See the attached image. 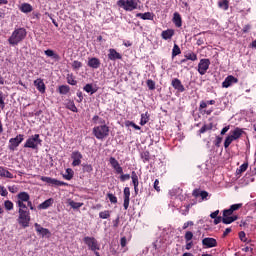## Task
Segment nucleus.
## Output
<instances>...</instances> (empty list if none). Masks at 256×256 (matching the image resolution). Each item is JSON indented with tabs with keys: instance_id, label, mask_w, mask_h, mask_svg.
<instances>
[{
	"instance_id": "obj_1",
	"label": "nucleus",
	"mask_w": 256,
	"mask_h": 256,
	"mask_svg": "<svg viewBox=\"0 0 256 256\" xmlns=\"http://www.w3.org/2000/svg\"><path fill=\"white\" fill-rule=\"evenodd\" d=\"M27 37V30L25 28H16L8 38L9 45L15 46L21 43Z\"/></svg>"
},
{
	"instance_id": "obj_2",
	"label": "nucleus",
	"mask_w": 256,
	"mask_h": 256,
	"mask_svg": "<svg viewBox=\"0 0 256 256\" xmlns=\"http://www.w3.org/2000/svg\"><path fill=\"white\" fill-rule=\"evenodd\" d=\"M243 133V129L239 127H236L234 130H231L229 132V135L225 138L224 149H229V146L231 145V143H233V141L241 139Z\"/></svg>"
},
{
	"instance_id": "obj_3",
	"label": "nucleus",
	"mask_w": 256,
	"mask_h": 256,
	"mask_svg": "<svg viewBox=\"0 0 256 256\" xmlns=\"http://www.w3.org/2000/svg\"><path fill=\"white\" fill-rule=\"evenodd\" d=\"M92 132L94 137H96V139L103 141V139H106V137H109V126H107V124H101V125L95 126Z\"/></svg>"
},
{
	"instance_id": "obj_4",
	"label": "nucleus",
	"mask_w": 256,
	"mask_h": 256,
	"mask_svg": "<svg viewBox=\"0 0 256 256\" xmlns=\"http://www.w3.org/2000/svg\"><path fill=\"white\" fill-rule=\"evenodd\" d=\"M18 213L19 225H22L24 228L29 227V223L31 221V214L29 213V211H27V208H19Z\"/></svg>"
},
{
	"instance_id": "obj_5",
	"label": "nucleus",
	"mask_w": 256,
	"mask_h": 256,
	"mask_svg": "<svg viewBox=\"0 0 256 256\" xmlns=\"http://www.w3.org/2000/svg\"><path fill=\"white\" fill-rule=\"evenodd\" d=\"M39 145H41V138H39V134H35L26 140L24 147L26 149H37Z\"/></svg>"
},
{
	"instance_id": "obj_6",
	"label": "nucleus",
	"mask_w": 256,
	"mask_h": 256,
	"mask_svg": "<svg viewBox=\"0 0 256 256\" xmlns=\"http://www.w3.org/2000/svg\"><path fill=\"white\" fill-rule=\"evenodd\" d=\"M83 242L85 243V245H87L90 251L96 252L101 249V245H99V241H97L95 237L86 236L83 238Z\"/></svg>"
},
{
	"instance_id": "obj_7",
	"label": "nucleus",
	"mask_w": 256,
	"mask_h": 256,
	"mask_svg": "<svg viewBox=\"0 0 256 256\" xmlns=\"http://www.w3.org/2000/svg\"><path fill=\"white\" fill-rule=\"evenodd\" d=\"M31 196H29V193L27 192H20L17 195V201H16V205L19 207V209H27V204L28 201H30Z\"/></svg>"
},
{
	"instance_id": "obj_8",
	"label": "nucleus",
	"mask_w": 256,
	"mask_h": 256,
	"mask_svg": "<svg viewBox=\"0 0 256 256\" xmlns=\"http://www.w3.org/2000/svg\"><path fill=\"white\" fill-rule=\"evenodd\" d=\"M118 7H123L125 11H134L137 9V0H119L117 2Z\"/></svg>"
},
{
	"instance_id": "obj_9",
	"label": "nucleus",
	"mask_w": 256,
	"mask_h": 256,
	"mask_svg": "<svg viewBox=\"0 0 256 256\" xmlns=\"http://www.w3.org/2000/svg\"><path fill=\"white\" fill-rule=\"evenodd\" d=\"M24 136L23 134H19L17 135L15 138H11L9 140V146L8 148L10 149V151H15L17 149V147L19 145H21V143H23V140H24Z\"/></svg>"
},
{
	"instance_id": "obj_10",
	"label": "nucleus",
	"mask_w": 256,
	"mask_h": 256,
	"mask_svg": "<svg viewBox=\"0 0 256 256\" xmlns=\"http://www.w3.org/2000/svg\"><path fill=\"white\" fill-rule=\"evenodd\" d=\"M40 179L44 183H47V185H50V187H63V185H65V182L47 176H40Z\"/></svg>"
},
{
	"instance_id": "obj_11",
	"label": "nucleus",
	"mask_w": 256,
	"mask_h": 256,
	"mask_svg": "<svg viewBox=\"0 0 256 256\" xmlns=\"http://www.w3.org/2000/svg\"><path fill=\"white\" fill-rule=\"evenodd\" d=\"M211 65V60L204 58L201 59L200 62L198 63V73L201 75H205L207 71H209V66Z\"/></svg>"
},
{
	"instance_id": "obj_12",
	"label": "nucleus",
	"mask_w": 256,
	"mask_h": 256,
	"mask_svg": "<svg viewBox=\"0 0 256 256\" xmlns=\"http://www.w3.org/2000/svg\"><path fill=\"white\" fill-rule=\"evenodd\" d=\"M72 167H79L81 165V160L83 159V154L79 151H73L71 154Z\"/></svg>"
},
{
	"instance_id": "obj_13",
	"label": "nucleus",
	"mask_w": 256,
	"mask_h": 256,
	"mask_svg": "<svg viewBox=\"0 0 256 256\" xmlns=\"http://www.w3.org/2000/svg\"><path fill=\"white\" fill-rule=\"evenodd\" d=\"M235 83H239V79L235 78V76L233 75H229L222 82V87L224 89H229V87H231L232 85H235Z\"/></svg>"
},
{
	"instance_id": "obj_14",
	"label": "nucleus",
	"mask_w": 256,
	"mask_h": 256,
	"mask_svg": "<svg viewBox=\"0 0 256 256\" xmlns=\"http://www.w3.org/2000/svg\"><path fill=\"white\" fill-rule=\"evenodd\" d=\"M109 163L118 175H123V167L119 165V161L115 157H110Z\"/></svg>"
},
{
	"instance_id": "obj_15",
	"label": "nucleus",
	"mask_w": 256,
	"mask_h": 256,
	"mask_svg": "<svg viewBox=\"0 0 256 256\" xmlns=\"http://www.w3.org/2000/svg\"><path fill=\"white\" fill-rule=\"evenodd\" d=\"M202 245L204 249H211L217 245V240L215 238H204L202 240Z\"/></svg>"
},
{
	"instance_id": "obj_16",
	"label": "nucleus",
	"mask_w": 256,
	"mask_h": 256,
	"mask_svg": "<svg viewBox=\"0 0 256 256\" xmlns=\"http://www.w3.org/2000/svg\"><path fill=\"white\" fill-rule=\"evenodd\" d=\"M131 190L129 189V187H125L124 188V203H123V207L125 209V211H127L129 209V203L131 201Z\"/></svg>"
},
{
	"instance_id": "obj_17",
	"label": "nucleus",
	"mask_w": 256,
	"mask_h": 256,
	"mask_svg": "<svg viewBox=\"0 0 256 256\" xmlns=\"http://www.w3.org/2000/svg\"><path fill=\"white\" fill-rule=\"evenodd\" d=\"M171 85L176 91H178V93H183L185 91V86H183V83H181L179 78H174Z\"/></svg>"
},
{
	"instance_id": "obj_18",
	"label": "nucleus",
	"mask_w": 256,
	"mask_h": 256,
	"mask_svg": "<svg viewBox=\"0 0 256 256\" xmlns=\"http://www.w3.org/2000/svg\"><path fill=\"white\" fill-rule=\"evenodd\" d=\"M108 59H110V61H117V59H123V56L121 53L117 52V50L110 48L108 50Z\"/></svg>"
},
{
	"instance_id": "obj_19",
	"label": "nucleus",
	"mask_w": 256,
	"mask_h": 256,
	"mask_svg": "<svg viewBox=\"0 0 256 256\" xmlns=\"http://www.w3.org/2000/svg\"><path fill=\"white\" fill-rule=\"evenodd\" d=\"M192 195H193V197H196V198L201 197L202 201H205L209 197V192L195 189L193 191Z\"/></svg>"
},
{
	"instance_id": "obj_20",
	"label": "nucleus",
	"mask_w": 256,
	"mask_h": 256,
	"mask_svg": "<svg viewBox=\"0 0 256 256\" xmlns=\"http://www.w3.org/2000/svg\"><path fill=\"white\" fill-rule=\"evenodd\" d=\"M34 85L36 89L39 91V93H45V90L47 87L45 86V82H43V79L38 78L34 81Z\"/></svg>"
},
{
	"instance_id": "obj_21",
	"label": "nucleus",
	"mask_w": 256,
	"mask_h": 256,
	"mask_svg": "<svg viewBox=\"0 0 256 256\" xmlns=\"http://www.w3.org/2000/svg\"><path fill=\"white\" fill-rule=\"evenodd\" d=\"M131 179H132V184L134 185V191L137 194L139 193V176H137V172L132 171Z\"/></svg>"
},
{
	"instance_id": "obj_22",
	"label": "nucleus",
	"mask_w": 256,
	"mask_h": 256,
	"mask_svg": "<svg viewBox=\"0 0 256 256\" xmlns=\"http://www.w3.org/2000/svg\"><path fill=\"white\" fill-rule=\"evenodd\" d=\"M34 227L37 231V233H39L40 235H42V237H47V235H51V232L49 231V229L47 228H43L41 225H39L38 223L34 224Z\"/></svg>"
},
{
	"instance_id": "obj_23",
	"label": "nucleus",
	"mask_w": 256,
	"mask_h": 256,
	"mask_svg": "<svg viewBox=\"0 0 256 256\" xmlns=\"http://www.w3.org/2000/svg\"><path fill=\"white\" fill-rule=\"evenodd\" d=\"M88 67H91L92 69H99L101 67V60L99 58H89L88 59Z\"/></svg>"
},
{
	"instance_id": "obj_24",
	"label": "nucleus",
	"mask_w": 256,
	"mask_h": 256,
	"mask_svg": "<svg viewBox=\"0 0 256 256\" xmlns=\"http://www.w3.org/2000/svg\"><path fill=\"white\" fill-rule=\"evenodd\" d=\"M173 35H175V30H173V29H167V30L162 31V33H161V37L165 41H169V39H173Z\"/></svg>"
},
{
	"instance_id": "obj_25",
	"label": "nucleus",
	"mask_w": 256,
	"mask_h": 256,
	"mask_svg": "<svg viewBox=\"0 0 256 256\" xmlns=\"http://www.w3.org/2000/svg\"><path fill=\"white\" fill-rule=\"evenodd\" d=\"M172 21L176 27H181L183 25L181 14H179V12L174 13Z\"/></svg>"
},
{
	"instance_id": "obj_26",
	"label": "nucleus",
	"mask_w": 256,
	"mask_h": 256,
	"mask_svg": "<svg viewBox=\"0 0 256 256\" xmlns=\"http://www.w3.org/2000/svg\"><path fill=\"white\" fill-rule=\"evenodd\" d=\"M136 17H140V19H143L144 21H152L153 19V13L151 12H145V13H138L136 14Z\"/></svg>"
},
{
	"instance_id": "obj_27",
	"label": "nucleus",
	"mask_w": 256,
	"mask_h": 256,
	"mask_svg": "<svg viewBox=\"0 0 256 256\" xmlns=\"http://www.w3.org/2000/svg\"><path fill=\"white\" fill-rule=\"evenodd\" d=\"M53 205V198H49L42 202L40 205H38V209H49Z\"/></svg>"
},
{
	"instance_id": "obj_28",
	"label": "nucleus",
	"mask_w": 256,
	"mask_h": 256,
	"mask_svg": "<svg viewBox=\"0 0 256 256\" xmlns=\"http://www.w3.org/2000/svg\"><path fill=\"white\" fill-rule=\"evenodd\" d=\"M20 11L22 13H31V11H33V6H31L29 3H23L20 6Z\"/></svg>"
},
{
	"instance_id": "obj_29",
	"label": "nucleus",
	"mask_w": 256,
	"mask_h": 256,
	"mask_svg": "<svg viewBox=\"0 0 256 256\" xmlns=\"http://www.w3.org/2000/svg\"><path fill=\"white\" fill-rule=\"evenodd\" d=\"M233 221H237V216H223L222 223L225 225H229L233 223Z\"/></svg>"
},
{
	"instance_id": "obj_30",
	"label": "nucleus",
	"mask_w": 256,
	"mask_h": 256,
	"mask_svg": "<svg viewBox=\"0 0 256 256\" xmlns=\"http://www.w3.org/2000/svg\"><path fill=\"white\" fill-rule=\"evenodd\" d=\"M74 174H75V172L73 171V169L68 168V169H66L65 174L63 175V177L67 181H71V179H73Z\"/></svg>"
},
{
	"instance_id": "obj_31",
	"label": "nucleus",
	"mask_w": 256,
	"mask_h": 256,
	"mask_svg": "<svg viewBox=\"0 0 256 256\" xmlns=\"http://www.w3.org/2000/svg\"><path fill=\"white\" fill-rule=\"evenodd\" d=\"M44 53L47 57H52V59H56V61H59V55L55 53V51L48 49L44 51Z\"/></svg>"
},
{
	"instance_id": "obj_32",
	"label": "nucleus",
	"mask_w": 256,
	"mask_h": 256,
	"mask_svg": "<svg viewBox=\"0 0 256 256\" xmlns=\"http://www.w3.org/2000/svg\"><path fill=\"white\" fill-rule=\"evenodd\" d=\"M83 90L86 91V93H90V95L97 93V89L93 88V84H86Z\"/></svg>"
},
{
	"instance_id": "obj_33",
	"label": "nucleus",
	"mask_w": 256,
	"mask_h": 256,
	"mask_svg": "<svg viewBox=\"0 0 256 256\" xmlns=\"http://www.w3.org/2000/svg\"><path fill=\"white\" fill-rule=\"evenodd\" d=\"M218 6L220 9L227 11L229 9V0H219Z\"/></svg>"
},
{
	"instance_id": "obj_34",
	"label": "nucleus",
	"mask_w": 256,
	"mask_h": 256,
	"mask_svg": "<svg viewBox=\"0 0 256 256\" xmlns=\"http://www.w3.org/2000/svg\"><path fill=\"white\" fill-rule=\"evenodd\" d=\"M68 205H70V207H72V209H81V206L83 205V203L75 202L71 199H68Z\"/></svg>"
},
{
	"instance_id": "obj_35",
	"label": "nucleus",
	"mask_w": 256,
	"mask_h": 256,
	"mask_svg": "<svg viewBox=\"0 0 256 256\" xmlns=\"http://www.w3.org/2000/svg\"><path fill=\"white\" fill-rule=\"evenodd\" d=\"M149 123V112L141 114L140 125H147Z\"/></svg>"
},
{
	"instance_id": "obj_36",
	"label": "nucleus",
	"mask_w": 256,
	"mask_h": 256,
	"mask_svg": "<svg viewBox=\"0 0 256 256\" xmlns=\"http://www.w3.org/2000/svg\"><path fill=\"white\" fill-rule=\"evenodd\" d=\"M92 121L95 125H105V119L99 117L98 115H95L92 118Z\"/></svg>"
},
{
	"instance_id": "obj_37",
	"label": "nucleus",
	"mask_w": 256,
	"mask_h": 256,
	"mask_svg": "<svg viewBox=\"0 0 256 256\" xmlns=\"http://www.w3.org/2000/svg\"><path fill=\"white\" fill-rule=\"evenodd\" d=\"M71 90V88L67 85H61L59 86V93L60 95H67V93H69V91Z\"/></svg>"
},
{
	"instance_id": "obj_38",
	"label": "nucleus",
	"mask_w": 256,
	"mask_h": 256,
	"mask_svg": "<svg viewBox=\"0 0 256 256\" xmlns=\"http://www.w3.org/2000/svg\"><path fill=\"white\" fill-rule=\"evenodd\" d=\"M185 59H187L188 61H197V54H195L194 52H188L185 54Z\"/></svg>"
},
{
	"instance_id": "obj_39",
	"label": "nucleus",
	"mask_w": 256,
	"mask_h": 256,
	"mask_svg": "<svg viewBox=\"0 0 256 256\" xmlns=\"http://www.w3.org/2000/svg\"><path fill=\"white\" fill-rule=\"evenodd\" d=\"M67 109H69L70 111H73V113H77V106H75V102L74 101H69L66 104Z\"/></svg>"
},
{
	"instance_id": "obj_40",
	"label": "nucleus",
	"mask_w": 256,
	"mask_h": 256,
	"mask_svg": "<svg viewBox=\"0 0 256 256\" xmlns=\"http://www.w3.org/2000/svg\"><path fill=\"white\" fill-rule=\"evenodd\" d=\"M100 219H109L111 217V211L105 210L99 213Z\"/></svg>"
},
{
	"instance_id": "obj_41",
	"label": "nucleus",
	"mask_w": 256,
	"mask_h": 256,
	"mask_svg": "<svg viewBox=\"0 0 256 256\" xmlns=\"http://www.w3.org/2000/svg\"><path fill=\"white\" fill-rule=\"evenodd\" d=\"M1 177H5L6 179H13V174L9 172V170L3 168Z\"/></svg>"
},
{
	"instance_id": "obj_42",
	"label": "nucleus",
	"mask_w": 256,
	"mask_h": 256,
	"mask_svg": "<svg viewBox=\"0 0 256 256\" xmlns=\"http://www.w3.org/2000/svg\"><path fill=\"white\" fill-rule=\"evenodd\" d=\"M4 207L6 211H13V207H14L13 202H11V200H6L4 202Z\"/></svg>"
},
{
	"instance_id": "obj_43",
	"label": "nucleus",
	"mask_w": 256,
	"mask_h": 256,
	"mask_svg": "<svg viewBox=\"0 0 256 256\" xmlns=\"http://www.w3.org/2000/svg\"><path fill=\"white\" fill-rule=\"evenodd\" d=\"M67 83L69 85H77V80H75V77L72 74H68Z\"/></svg>"
},
{
	"instance_id": "obj_44",
	"label": "nucleus",
	"mask_w": 256,
	"mask_h": 256,
	"mask_svg": "<svg viewBox=\"0 0 256 256\" xmlns=\"http://www.w3.org/2000/svg\"><path fill=\"white\" fill-rule=\"evenodd\" d=\"M177 55H181V48L175 44L172 50V57H177Z\"/></svg>"
},
{
	"instance_id": "obj_45",
	"label": "nucleus",
	"mask_w": 256,
	"mask_h": 256,
	"mask_svg": "<svg viewBox=\"0 0 256 256\" xmlns=\"http://www.w3.org/2000/svg\"><path fill=\"white\" fill-rule=\"evenodd\" d=\"M184 239L186 241V243H189L190 241H192L193 239V232L191 231H187L184 235Z\"/></svg>"
},
{
	"instance_id": "obj_46",
	"label": "nucleus",
	"mask_w": 256,
	"mask_h": 256,
	"mask_svg": "<svg viewBox=\"0 0 256 256\" xmlns=\"http://www.w3.org/2000/svg\"><path fill=\"white\" fill-rule=\"evenodd\" d=\"M239 239H240V241H242L243 243H249V240L247 239V236H246V234H245L244 231H241V232L239 233Z\"/></svg>"
},
{
	"instance_id": "obj_47",
	"label": "nucleus",
	"mask_w": 256,
	"mask_h": 256,
	"mask_svg": "<svg viewBox=\"0 0 256 256\" xmlns=\"http://www.w3.org/2000/svg\"><path fill=\"white\" fill-rule=\"evenodd\" d=\"M247 167H249V164H247V163H244V164H242L240 167H239V169H237V173L239 174V173H245V171H247Z\"/></svg>"
},
{
	"instance_id": "obj_48",
	"label": "nucleus",
	"mask_w": 256,
	"mask_h": 256,
	"mask_svg": "<svg viewBox=\"0 0 256 256\" xmlns=\"http://www.w3.org/2000/svg\"><path fill=\"white\" fill-rule=\"evenodd\" d=\"M83 171L84 173H91V171H93V166L90 164H84Z\"/></svg>"
},
{
	"instance_id": "obj_49",
	"label": "nucleus",
	"mask_w": 256,
	"mask_h": 256,
	"mask_svg": "<svg viewBox=\"0 0 256 256\" xmlns=\"http://www.w3.org/2000/svg\"><path fill=\"white\" fill-rule=\"evenodd\" d=\"M0 195L2 197H7V195H9V192L7 191V188H5V186L0 185Z\"/></svg>"
},
{
	"instance_id": "obj_50",
	"label": "nucleus",
	"mask_w": 256,
	"mask_h": 256,
	"mask_svg": "<svg viewBox=\"0 0 256 256\" xmlns=\"http://www.w3.org/2000/svg\"><path fill=\"white\" fill-rule=\"evenodd\" d=\"M212 126L211 125H204L199 130V133H207V131H211Z\"/></svg>"
},
{
	"instance_id": "obj_51",
	"label": "nucleus",
	"mask_w": 256,
	"mask_h": 256,
	"mask_svg": "<svg viewBox=\"0 0 256 256\" xmlns=\"http://www.w3.org/2000/svg\"><path fill=\"white\" fill-rule=\"evenodd\" d=\"M147 87L148 89H150V91H153L155 90V81L153 80H147Z\"/></svg>"
},
{
	"instance_id": "obj_52",
	"label": "nucleus",
	"mask_w": 256,
	"mask_h": 256,
	"mask_svg": "<svg viewBox=\"0 0 256 256\" xmlns=\"http://www.w3.org/2000/svg\"><path fill=\"white\" fill-rule=\"evenodd\" d=\"M83 67V64L80 61L75 60L72 63V68L73 69H81Z\"/></svg>"
},
{
	"instance_id": "obj_53",
	"label": "nucleus",
	"mask_w": 256,
	"mask_h": 256,
	"mask_svg": "<svg viewBox=\"0 0 256 256\" xmlns=\"http://www.w3.org/2000/svg\"><path fill=\"white\" fill-rule=\"evenodd\" d=\"M107 197H108L110 203H117V196L109 193V194H107Z\"/></svg>"
},
{
	"instance_id": "obj_54",
	"label": "nucleus",
	"mask_w": 256,
	"mask_h": 256,
	"mask_svg": "<svg viewBox=\"0 0 256 256\" xmlns=\"http://www.w3.org/2000/svg\"><path fill=\"white\" fill-rule=\"evenodd\" d=\"M0 107L5 109V97H3V92H0Z\"/></svg>"
},
{
	"instance_id": "obj_55",
	"label": "nucleus",
	"mask_w": 256,
	"mask_h": 256,
	"mask_svg": "<svg viewBox=\"0 0 256 256\" xmlns=\"http://www.w3.org/2000/svg\"><path fill=\"white\" fill-rule=\"evenodd\" d=\"M231 215H233V210L231 208L223 211V217H227V216L231 217Z\"/></svg>"
},
{
	"instance_id": "obj_56",
	"label": "nucleus",
	"mask_w": 256,
	"mask_h": 256,
	"mask_svg": "<svg viewBox=\"0 0 256 256\" xmlns=\"http://www.w3.org/2000/svg\"><path fill=\"white\" fill-rule=\"evenodd\" d=\"M129 179H131V175L129 174H121L120 176V180L123 181H129Z\"/></svg>"
},
{
	"instance_id": "obj_57",
	"label": "nucleus",
	"mask_w": 256,
	"mask_h": 256,
	"mask_svg": "<svg viewBox=\"0 0 256 256\" xmlns=\"http://www.w3.org/2000/svg\"><path fill=\"white\" fill-rule=\"evenodd\" d=\"M154 189L155 191H157L159 193V191H161V188L159 187V179H156L154 181Z\"/></svg>"
},
{
	"instance_id": "obj_58",
	"label": "nucleus",
	"mask_w": 256,
	"mask_h": 256,
	"mask_svg": "<svg viewBox=\"0 0 256 256\" xmlns=\"http://www.w3.org/2000/svg\"><path fill=\"white\" fill-rule=\"evenodd\" d=\"M241 205L242 204H234L230 206V209L234 212V211H238V209H241Z\"/></svg>"
},
{
	"instance_id": "obj_59",
	"label": "nucleus",
	"mask_w": 256,
	"mask_h": 256,
	"mask_svg": "<svg viewBox=\"0 0 256 256\" xmlns=\"http://www.w3.org/2000/svg\"><path fill=\"white\" fill-rule=\"evenodd\" d=\"M192 248H193V241L186 242V246H185L186 251H191Z\"/></svg>"
},
{
	"instance_id": "obj_60",
	"label": "nucleus",
	"mask_w": 256,
	"mask_h": 256,
	"mask_svg": "<svg viewBox=\"0 0 256 256\" xmlns=\"http://www.w3.org/2000/svg\"><path fill=\"white\" fill-rule=\"evenodd\" d=\"M128 125H130V127H133L134 129H136V131H141V127L133 122H128Z\"/></svg>"
},
{
	"instance_id": "obj_61",
	"label": "nucleus",
	"mask_w": 256,
	"mask_h": 256,
	"mask_svg": "<svg viewBox=\"0 0 256 256\" xmlns=\"http://www.w3.org/2000/svg\"><path fill=\"white\" fill-rule=\"evenodd\" d=\"M194 223L193 221H188L186 223H184L182 229H187L188 227H193Z\"/></svg>"
},
{
	"instance_id": "obj_62",
	"label": "nucleus",
	"mask_w": 256,
	"mask_h": 256,
	"mask_svg": "<svg viewBox=\"0 0 256 256\" xmlns=\"http://www.w3.org/2000/svg\"><path fill=\"white\" fill-rule=\"evenodd\" d=\"M231 129V126L228 125V126H225L221 132H220V135H225V133H227V131H229Z\"/></svg>"
},
{
	"instance_id": "obj_63",
	"label": "nucleus",
	"mask_w": 256,
	"mask_h": 256,
	"mask_svg": "<svg viewBox=\"0 0 256 256\" xmlns=\"http://www.w3.org/2000/svg\"><path fill=\"white\" fill-rule=\"evenodd\" d=\"M8 190L10 191V193H17V186L15 185L9 186Z\"/></svg>"
},
{
	"instance_id": "obj_64",
	"label": "nucleus",
	"mask_w": 256,
	"mask_h": 256,
	"mask_svg": "<svg viewBox=\"0 0 256 256\" xmlns=\"http://www.w3.org/2000/svg\"><path fill=\"white\" fill-rule=\"evenodd\" d=\"M219 215V210H216L210 214L211 219H216Z\"/></svg>"
}]
</instances>
